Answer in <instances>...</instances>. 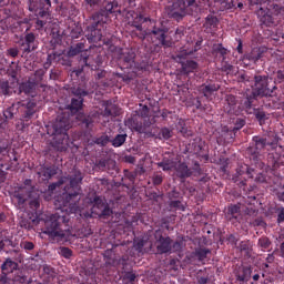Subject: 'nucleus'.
I'll list each match as a JSON object with an SVG mask.
<instances>
[{
    "label": "nucleus",
    "mask_w": 284,
    "mask_h": 284,
    "mask_svg": "<svg viewBox=\"0 0 284 284\" xmlns=\"http://www.w3.org/2000/svg\"><path fill=\"white\" fill-rule=\"evenodd\" d=\"M253 143L254 146L248 148V154H251V159L254 163H258L261 161V156H263L265 152L275 151V153H268V165H271V168H278V165H281V153L283 152V146L278 145V135H255L253 136Z\"/></svg>",
    "instance_id": "1"
},
{
    "label": "nucleus",
    "mask_w": 284,
    "mask_h": 284,
    "mask_svg": "<svg viewBox=\"0 0 284 284\" xmlns=\"http://www.w3.org/2000/svg\"><path fill=\"white\" fill-rule=\"evenodd\" d=\"M69 179L68 191L62 193L58 199V203L61 207H69L71 214L79 212V201H81V183H83V173L80 170L74 169Z\"/></svg>",
    "instance_id": "2"
},
{
    "label": "nucleus",
    "mask_w": 284,
    "mask_h": 284,
    "mask_svg": "<svg viewBox=\"0 0 284 284\" xmlns=\"http://www.w3.org/2000/svg\"><path fill=\"white\" fill-rule=\"evenodd\" d=\"M278 90L276 84L270 87V77L267 75H255L254 77V87L252 90H247L244 93L243 105L246 110H252L254 103L258 100V97H274V91Z\"/></svg>",
    "instance_id": "3"
},
{
    "label": "nucleus",
    "mask_w": 284,
    "mask_h": 284,
    "mask_svg": "<svg viewBox=\"0 0 284 284\" xmlns=\"http://www.w3.org/2000/svg\"><path fill=\"white\" fill-rule=\"evenodd\" d=\"M63 223H65V215H59V213L49 215L44 222V234L57 243H68L72 239V232L61 229Z\"/></svg>",
    "instance_id": "4"
},
{
    "label": "nucleus",
    "mask_w": 284,
    "mask_h": 284,
    "mask_svg": "<svg viewBox=\"0 0 284 284\" xmlns=\"http://www.w3.org/2000/svg\"><path fill=\"white\" fill-rule=\"evenodd\" d=\"M52 128V146L58 150V152H65V150L70 148V136L68 135V130H70V119L63 115H58Z\"/></svg>",
    "instance_id": "5"
},
{
    "label": "nucleus",
    "mask_w": 284,
    "mask_h": 284,
    "mask_svg": "<svg viewBox=\"0 0 284 284\" xmlns=\"http://www.w3.org/2000/svg\"><path fill=\"white\" fill-rule=\"evenodd\" d=\"M91 24L87 27V39L89 43H99L103 39V28L108 23V16L103 11H97L91 17Z\"/></svg>",
    "instance_id": "6"
},
{
    "label": "nucleus",
    "mask_w": 284,
    "mask_h": 284,
    "mask_svg": "<svg viewBox=\"0 0 284 284\" xmlns=\"http://www.w3.org/2000/svg\"><path fill=\"white\" fill-rule=\"evenodd\" d=\"M154 240L158 254H174L183 250V241L174 242L172 237L163 236L162 230L155 231Z\"/></svg>",
    "instance_id": "7"
},
{
    "label": "nucleus",
    "mask_w": 284,
    "mask_h": 284,
    "mask_svg": "<svg viewBox=\"0 0 284 284\" xmlns=\"http://www.w3.org/2000/svg\"><path fill=\"white\" fill-rule=\"evenodd\" d=\"M196 10H199L196 0H176L173 2L172 10L169 14L171 19L181 21L183 17H187V14H194Z\"/></svg>",
    "instance_id": "8"
},
{
    "label": "nucleus",
    "mask_w": 284,
    "mask_h": 284,
    "mask_svg": "<svg viewBox=\"0 0 284 284\" xmlns=\"http://www.w3.org/2000/svg\"><path fill=\"white\" fill-rule=\"evenodd\" d=\"M136 53L132 49L121 50L118 57V63L121 70H132V72H136Z\"/></svg>",
    "instance_id": "9"
},
{
    "label": "nucleus",
    "mask_w": 284,
    "mask_h": 284,
    "mask_svg": "<svg viewBox=\"0 0 284 284\" xmlns=\"http://www.w3.org/2000/svg\"><path fill=\"white\" fill-rule=\"evenodd\" d=\"M71 94H73L74 98L71 99L69 110H71L72 112H79V110H83V101L85 97L90 94V91H88V89L83 87H73L71 89Z\"/></svg>",
    "instance_id": "10"
},
{
    "label": "nucleus",
    "mask_w": 284,
    "mask_h": 284,
    "mask_svg": "<svg viewBox=\"0 0 284 284\" xmlns=\"http://www.w3.org/2000/svg\"><path fill=\"white\" fill-rule=\"evenodd\" d=\"M45 90H48V85L38 84L37 82L32 81L22 82L19 85V92L29 97H37V94H41L42 92V97L45 99V93H43Z\"/></svg>",
    "instance_id": "11"
},
{
    "label": "nucleus",
    "mask_w": 284,
    "mask_h": 284,
    "mask_svg": "<svg viewBox=\"0 0 284 284\" xmlns=\"http://www.w3.org/2000/svg\"><path fill=\"white\" fill-rule=\"evenodd\" d=\"M93 214H97L99 219H110L112 216V209L99 196L93 199Z\"/></svg>",
    "instance_id": "12"
},
{
    "label": "nucleus",
    "mask_w": 284,
    "mask_h": 284,
    "mask_svg": "<svg viewBox=\"0 0 284 284\" xmlns=\"http://www.w3.org/2000/svg\"><path fill=\"white\" fill-rule=\"evenodd\" d=\"M37 34L29 32L26 33L23 38L20 39V50L23 54H30L37 50Z\"/></svg>",
    "instance_id": "13"
},
{
    "label": "nucleus",
    "mask_w": 284,
    "mask_h": 284,
    "mask_svg": "<svg viewBox=\"0 0 284 284\" xmlns=\"http://www.w3.org/2000/svg\"><path fill=\"white\" fill-rule=\"evenodd\" d=\"M225 101H226V110L229 112V114H235V116H239V114H241V112L243 110H247L244 105H243V101H245V98H243L242 103H239V98H236V95L233 94H227L225 97Z\"/></svg>",
    "instance_id": "14"
},
{
    "label": "nucleus",
    "mask_w": 284,
    "mask_h": 284,
    "mask_svg": "<svg viewBox=\"0 0 284 284\" xmlns=\"http://www.w3.org/2000/svg\"><path fill=\"white\" fill-rule=\"evenodd\" d=\"M255 14L262 27H274V16L272 14V10H270L268 8L257 7Z\"/></svg>",
    "instance_id": "15"
},
{
    "label": "nucleus",
    "mask_w": 284,
    "mask_h": 284,
    "mask_svg": "<svg viewBox=\"0 0 284 284\" xmlns=\"http://www.w3.org/2000/svg\"><path fill=\"white\" fill-rule=\"evenodd\" d=\"M197 90L200 94H202L207 101H212V97H214V93L221 90V84L212 80H207L206 82L201 84Z\"/></svg>",
    "instance_id": "16"
},
{
    "label": "nucleus",
    "mask_w": 284,
    "mask_h": 284,
    "mask_svg": "<svg viewBox=\"0 0 284 284\" xmlns=\"http://www.w3.org/2000/svg\"><path fill=\"white\" fill-rule=\"evenodd\" d=\"M175 61L181 64L182 74H192L199 70V62L194 60H185L183 54H178Z\"/></svg>",
    "instance_id": "17"
},
{
    "label": "nucleus",
    "mask_w": 284,
    "mask_h": 284,
    "mask_svg": "<svg viewBox=\"0 0 284 284\" xmlns=\"http://www.w3.org/2000/svg\"><path fill=\"white\" fill-rule=\"evenodd\" d=\"M150 34H153V39H155V45L158 48H172V41L168 40L165 30L154 27Z\"/></svg>",
    "instance_id": "18"
},
{
    "label": "nucleus",
    "mask_w": 284,
    "mask_h": 284,
    "mask_svg": "<svg viewBox=\"0 0 284 284\" xmlns=\"http://www.w3.org/2000/svg\"><path fill=\"white\" fill-rule=\"evenodd\" d=\"M17 108L18 110H20L22 119H24V121H30V119H32V116H34L37 112V103L32 101H29L27 103L17 102Z\"/></svg>",
    "instance_id": "19"
},
{
    "label": "nucleus",
    "mask_w": 284,
    "mask_h": 284,
    "mask_svg": "<svg viewBox=\"0 0 284 284\" xmlns=\"http://www.w3.org/2000/svg\"><path fill=\"white\" fill-rule=\"evenodd\" d=\"M12 196L16 203V207H18L19 210H23V207H26V203H28V200L32 199L31 193H29L26 189H20V187H18L13 192Z\"/></svg>",
    "instance_id": "20"
},
{
    "label": "nucleus",
    "mask_w": 284,
    "mask_h": 284,
    "mask_svg": "<svg viewBox=\"0 0 284 284\" xmlns=\"http://www.w3.org/2000/svg\"><path fill=\"white\" fill-rule=\"evenodd\" d=\"M103 256H104L105 264L111 265V267H118V265H124L125 261H128L125 257L119 256L112 250L104 251Z\"/></svg>",
    "instance_id": "21"
},
{
    "label": "nucleus",
    "mask_w": 284,
    "mask_h": 284,
    "mask_svg": "<svg viewBox=\"0 0 284 284\" xmlns=\"http://www.w3.org/2000/svg\"><path fill=\"white\" fill-rule=\"evenodd\" d=\"M209 254H212V250H210L205 246H197L191 253V257L195 258L200 263H205V261L207 260Z\"/></svg>",
    "instance_id": "22"
},
{
    "label": "nucleus",
    "mask_w": 284,
    "mask_h": 284,
    "mask_svg": "<svg viewBox=\"0 0 284 284\" xmlns=\"http://www.w3.org/2000/svg\"><path fill=\"white\" fill-rule=\"evenodd\" d=\"M175 174L179 179H190V176H192V169H190L186 163L180 162L175 166Z\"/></svg>",
    "instance_id": "23"
},
{
    "label": "nucleus",
    "mask_w": 284,
    "mask_h": 284,
    "mask_svg": "<svg viewBox=\"0 0 284 284\" xmlns=\"http://www.w3.org/2000/svg\"><path fill=\"white\" fill-rule=\"evenodd\" d=\"M59 173V169L54 165L52 166H44L38 172L39 176H42V181H50L52 176H57Z\"/></svg>",
    "instance_id": "24"
},
{
    "label": "nucleus",
    "mask_w": 284,
    "mask_h": 284,
    "mask_svg": "<svg viewBox=\"0 0 284 284\" xmlns=\"http://www.w3.org/2000/svg\"><path fill=\"white\" fill-rule=\"evenodd\" d=\"M236 131L234 129H230L227 126L222 128V138L217 139V143H230L234 141V136Z\"/></svg>",
    "instance_id": "25"
},
{
    "label": "nucleus",
    "mask_w": 284,
    "mask_h": 284,
    "mask_svg": "<svg viewBox=\"0 0 284 284\" xmlns=\"http://www.w3.org/2000/svg\"><path fill=\"white\" fill-rule=\"evenodd\" d=\"M237 250L245 256V258H252V243L250 240L240 242Z\"/></svg>",
    "instance_id": "26"
},
{
    "label": "nucleus",
    "mask_w": 284,
    "mask_h": 284,
    "mask_svg": "<svg viewBox=\"0 0 284 284\" xmlns=\"http://www.w3.org/2000/svg\"><path fill=\"white\" fill-rule=\"evenodd\" d=\"M102 3H104L103 4L104 10H101L100 12H103L105 17H108V14L119 12V10H116L119 8V4L115 1L104 0Z\"/></svg>",
    "instance_id": "27"
},
{
    "label": "nucleus",
    "mask_w": 284,
    "mask_h": 284,
    "mask_svg": "<svg viewBox=\"0 0 284 284\" xmlns=\"http://www.w3.org/2000/svg\"><path fill=\"white\" fill-rule=\"evenodd\" d=\"M12 281H13V284H30V280L26 275V271H22V270L14 271Z\"/></svg>",
    "instance_id": "28"
},
{
    "label": "nucleus",
    "mask_w": 284,
    "mask_h": 284,
    "mask_svg": "<svg viewBox=\"0 0 284 284\" xmlns=\"http://www.w3.org/2000/svg\"><path fill=\"white\" fill-rule=\"evenodd\" d=\"M262 58H263V51L258 48L252 49L250 53H246L244 55V59H246V61H252L253 63H256Z\"/></svg>",
    "instance_id": "29"
},
{
    "label": "nucleus",
    "mask_w": 284,
    "mask_h": 284,
    "mask_svg": "<svg viewBox=\"0 0 284 284\" xmlns=\"http://www.w3.org/2000/svg\"><path fill=\"white\" fill-rule=\"evenodd\" d=\"M214 3L220 6V11L225 12V10H236V3L234 0H213Z\"/></svg>",
    "instance_id": "30"
},
{
    "label": "nucleus",
    "mask_w": 284,
    "mask_h": 284,
    "mask_svg": "<svg viewBox=\"0 0 284 284\" xmlns=\"http://www.w3.org/2000/svg\"><path fill=\"white\" fill-rule=\"evenodd\" d=\"M239 214H241V205L239 204H231L227 207L226 219L232 221V219H239Z\"/></svg>",
    "instance_id": "31"
},
{
    "label": "nucleus",
    "mask_w": 284,
    "mask_h": 284,
    "mask_svg": "<svg viewBox=\"0 0 284 284\" xmlns=\"http://www.w3.org/2000/svg\"><path fill=\"white\" fill-rule=\"evenodd\" d=\"M187 150H190L193 154H201V151L203 150V142H201V139H195L189 143Z\"/></svg>",
    "instance_id": "32"
},
{
    "label": "nucleus",
    "mask_w": 284,
    "mask_h": 284,
    "mask_svg": "<svg viewBox=\"0 0 284 284\" xmlns=\"http://www.w3.org/2000/svg\"><path fill=\"white\" fill-rule=\"evenodd\" d=\"M126 128H130V130H134V132H141V128H143V123L139 122L136 118H129L125 121Z\"/></svg>",
    "instance_id": "33"
},
{
    "label": "nucleus",
    "mask_w": 284,
    "mask_h": 284,
    "mask_svg": "<svg viewBox=\"0 0 284 284\" xmlns=\"http://www.w3.org/2000/svg\"><path fill=\"white\" fill-rule=\"evenodd\" d=\"M251 275L252 268L244 266L242 271L236 274V281H240V283H245L246 281H250Z\"/></svg>",
    "instance_id": "34"
},
{
    "label": "nucleus",
    "mask_w": 284,
    "mask_h": 284,
    "mask_svg": "<svg viewBox=\"0 0 284 284\" xmlns=\"http://www.w3.org/2000/svg\"><path fill=\"white\" fill-rule=\"evenodd\" d=\"M85 49V43L79 42L75 45H71L68 50V57H77V54H81Z\"/></svg>",
    "instance_id": "35"
},
{
    "label": "nucleus",
    "mask_w": 284,
    "mask_h": 284,
    "mask_svg": "<svg viewBox=\"0 0 284 284\" xmlns=\"http://www.w3.org/2000/svg\"><path fill=\"white\" fill-rule=\"evenodd\" d=\"M217 26H219V18H216V16L209 14L205 18L204 28L206 30H212V29L216 28Z\"/></svg>",
    "instance_id": "36"
},
{
    "label": "nucleus",
    "mask_w": 284,
    "mask_h": 284,
    "mask_svg": "<svg viewBox=\"0 0 284 284\" xmlns=\"http://www.w3.org/2000/svg\"><path fill=\"white\" fill-rule=\"evenodd\" d=\"M17 267H19L17 262L11 258H7L1 265L2 274H6V272H12V270H17Z\"/></svg>",
    "instance_id": "37"
},
{
    "label": "nucleus",
    "mask_w": 284,
    "mask_h": 284,
    "mask_svg": "<svg viewBox=\"0 0 284 284\" xmlns=\"http://www.w3.org/2000/svg\"><path fill=\"white\" fill-rule=\"evenodd\" d=\"M158 168H161L163 172H170L174 170V161L168 158H164L161 162L158 163Z\"/></svg>",
    "instance_id": "38"
},
{
    "label": "nucleus",
    "mask_w": 284,
    "mask_h": 284,
    "mask_svg": "<svg viewBox=\"0 0 284 284\" xmlns=\"http://www.w3.org/2000/svg\"><path fill=\"white\" fill-rule=\"evenodd\" d=\"M108 77L109 73L105 70H98L95 72V79L98 81V83H101L102 85L108 87Z\"/></svg>",
    "instance_id": "39"
},
{
    "label": "nucleus",
    "mask_w": 284,
    "mask_h": 284,
    "mask_svg": "<svg viewBox=\"0 0 284 284\" xmlns=\"http://www.w3.org/2000/svg\"><path fill=\"white\" fill-rule=\"evenodd\" d=\"M128 141V134H116L114 139L111 141L113 148H121Z\"/></svg>",
    "instance_id": "40"
},
{
    "label": "nucleus",
    "mask_w": 284,
    "mask_h": 284,
    "mask_svg": "<svg viewBox=\"0 0 284 284\" xmlns=\"http://www.w3.org/2000/svg\"><path fill=\"white\" fill-rule=\"evenodd\" d=\"M237 174L240 176H243V174H246L248 179H254V169L250 168V165L244 164L237 169Z\"/></svg>",
    "instance_id": "41"
},
{
    "label": "nucleus",
    "mask_w": 284,
    "mask_h": 284,
    "mask_svg": "<svg viewBox=\"0 0 284 284\" xmlns=\"http://www.w3.org/2000/svg\"><path fill=\"white\" fill-rule=\"evenodd\" d=\"M122 281L124 284H134V282L136 281V273L132 271L122 273Z\"/></svg>",
    "instance_id": "42"
},
{
    "label": "nucleus",
    "mask_w": 284,
    "mask_h": 284,
    "mask_svg": "<svg viewBox=\"0 0 284 284\" xmlns=\"http://www.w3.org/2000/svg\"><path fill=\"white\" fill-rule=\"evenodd\" d=\"M93 142L95 145H100V148H105V145L110 143V136L103 133L100 136L94 138Z\"/></svg>",
    "instance_id": "43"
},
{
    "label": "nucleus",
    "mask_w": 284,
    "mask_h": 284,
    "mask_svg": "<svg viewBox=\"0 0 284 284\" xmlns=\"http://www.w3.org/2000/svg\"><path fill=\"white\" fill-rule=\"evenodd\" d=\"M253 114L255 119L258 121L260 125H265V121H267V115L265 114V111L261 109H254Z\"/></svg>",
    "instance_id": "44"
},
{
    "label": "nucleus",
    "mask_w": 284,
    "mask_h": 284,
    "mask_svg": "<svg viewBox=\"0 0 284 284\" xmlns=\"http://www.w3.org/2000/svg\"><path fill=\"white\" fill-rule=\"evenodd\" d=\"M158 139H160V141H170V139H172V130H170L168 126L160 129Z\"/></svg>",
    "instance_id": "45"
},
{
    "label": "nucleus",
    "mask_w": 284,
    "mask_h": 284,
    "mask_svg": "<svg viewBox=\"0 0 284 284\" xmlns=\"http://www.w3.org/2000/svg\"><path fill=\"white\" fill-rule=\"evenodd\" d=\"M18 112H19V108L17 106V103H16L3 111V116L4 119L11 120V119H14V114H17Z\"/></svg>",
    "instance_id": "46"
},
{
    "label": "nucleus",
    "mask_w": 284,
    "mask_h": 284,
    "mask_svg": "<svg viewBox=\"0 0 284 284\" xmlns=\"http://www.w3.org/2000/svg\"><path fill=\"white\" fill-rule=\"evenodd\" d=\"M213 54H215L216 57H221L222 60L225 61V57H227V49H225V47H223V44H217L213 49Z\"/></svg>",
    "instance_id": "47"
},
{
    "label": "nucleus",
    "mask_w": 284,
    "mask_h": 284,
    "mask_svg": "<svg viewBox=\"0 0 284 284\" xmlns=\"http://www.w3.org/2000/svg\"><path fill=\"white\" fill-rule=\"evenodd\" d=\"M10 94V82L8 80H0V97Z\"/></svg>",
    "instance_id": "48"
},
{
    "label": "nucleus",
    "mask_w": 284,
    "mask_h": 284,
    "mask_svg": "<svg viewBox=\"0 0 284 284\" xmlns=\"http://www.w3.org/2000/svg\"><path fill=\"white\" fill-rule=\"evenodd\" d=\"M110 163H112V160L110 159H100L95 165L99 170H101V172H105V170H108V165H110Z\"/></svg>",
    "instance_id": "49"
},
{
    "label": "nucleus",
    "mask_w": 284,
    "mask_h": 284,
    "mask_svg": "<svg viewBox=\"0 0 284 284\" xmlns=\"http://www.w3.org/2000/svg\"><path fill=\"white\" fill-rule=\"evenodd\" d=\"M257 245L262 247V250H270V245H272V241H270V237L262 236L257 241Z\"/></svg>",
    "instance_id": "50"
},
{
    "label": "nucleus",
    "mask_w": 284,
    "mask_h": 284,
    "mask_svg": "<svg viewBox=\"0 0 284 284\" xmlns=\"http://www.w3.org/2000/svg\"><path fill=\"white\" fill-rule=\"evenodd\" d=\"M152 129V122H144L140 129L139 134H144L145 139H150V131Z\"/></svg>",
    "instance_id": "51"
},
{
    "label": "nucleus",
    "mask_w": 284,
    "mask_h": 284,
    "mask_svg": "<svg viewBox=\"0 0 284 284\" xmlns=\"http://www.w3.org/2000/svg\"><path fill=\"white\" fill-rule=\"evenodd\" d=\"M20 190H26L29 194L32 195V193L34 192V186L32 185V180L27 179L23 182V185L20 186Z\"/></svg>",
    "instance_id": "52"
},
{
    "label": "nucleus",
    "mask_w": 284,
    "mask_h": 284,
    "mask_svg": "<svg viewBox=\"0 0 284 284\" xmlns=\"http://www.w3.org/2000/svg\"><path fill=\"white\" fill-rule=\"evenodd\" d=\"M169 206L171 210H182V212H185V206L181 203L180 200H171Z\"/></svg>",
    "instance_id": "53"
},
{
    "label": "nucleus",
    "mask_w": 284,
    "mask_h": 284,
    "mask_svg": "<svg viewBox=\"0 0 284 284\" xmlns=\"http://www.w3.org/2000/svg\"><path fill=\"white\" fill-rule=\"evenodd\" d=\"M49 10H50V9H44V7H42V8L39 10L38 14H37L38 19H42V20H44V21H48V19H50V12H49Z\"/></svg>",
    "instance_id": "54"
},
{
    "label": "nucleus",
    "mask_w": 284,
    "mask_h": 284,
    "mask_svg": "<svg viewBox=\"0 0 284 284\" xmlns=\"http://www.w3.org/2000/svg\"><path fill=\"white\" fill-rule=\"evenodd\" d=\"M59 254H61L63 258H72L73 252L70 247L61 246Z\"/></svg>",
    "instance_id": "55"
},
{
    "label": "nucleus",
    "mask_w": 284,
    "mask_h": 284,
    "mask_svg": "<svg viewBox=\"0 0 284 284\" xmlns=\"http://www.w3.org/2000/svg\"><path fill=\"white\" fill-rule=\"evenodd\" d=\"M20 247H22V250H26V252H32V250H34V243L30 241H22L20 243Z\"/></svg>",
    "instance_id": "56"
},
{
    "label": "nucleus",
    "mask_w": 284,
    "mask_h": 284,
    "mask_svg": "<svg viewBox=\"0 0 284 284\" xmlns=\"http://www.w3.org/2000/svg\"><path fill=\"white\" fill-rule=\"evenodd\" d=\"M103 1L105 0H85V3L94 10L97 8H101V3H103Z\"/></svg>",
    "instance_id": "57"
},
{
    "label": "nucleus",
    "mask_w": 284,
    "mask_h": 284,
    "mask_svg": "<svg viewBox=\"0 0 284 284\" xmlns=\"http://www.w3.org/2000/svg\"><path fill=\"white\" fill-rule=\"evenodd\" d=\"M159 126L152 124L151 125V131H149V139H159V133H160Z\"/></svg>",
    "instance_id": "58"
},
{
    "label": "nucleus",
    "mask_w": 284,
    "mask_h": 284,
    "mask_svg": "<svg viewBox=\"0 0 284 284\" xmlns=\"http://www.w3.org/2000/svg\"><path fill=\"white\" fill-rule=\"evenodd\" d=\"M80 65H82V68H92V62L90 61V57L88 55H81L80 58Z\"/></svg>",
    "instance_id": "59"
},
{
    "label": "nucleus",
    "mask_w": 284,
    "mask_h": 284,
    "mask_svg": "<svg viewBox=\"0 0 284 284\" xmlns=\"http://www.w3.org/2000/svg\"><path fill=\"white\" fill-rule=\"evenodd\" d=\"M29 11L37 12L39 10V1L37 0H28Z\"/></svg>",
    "instance_id": "60"
},
{
    "label": "nucleus",
    "mask_w": 284,
    "mask_h": 284,
    "mask_svg": "<svg viewBox=\"0 0 284 284\" xmlns=\"http://www.w3.org/2000/svg\"><path fill=\"white\" fill-rule=\"evenodd\" d=\"M20 227H23L24 230H32V222L29 219L22 217L20 220Z\"/></svg>",
    "instance_id": "61"
},
{
    "label": "nucleus",
    "mask_w": 284,
    "mask_h": 284,
    "mask_svg": "<svg viewBox=\"0 0 284 284\" xmlns=\"http://www.w3.org/2000/svg\"><path fill=\"white\" fill-rule=\"evenodd\" d=\"M48 24V20L41 18L36 19V30H43V27Z\"/></svg>",
    "instance_id": "62"
},
{
    "label": "nucleus",
    "mask_w": 284,
    "mask_h": 284,
    "mask_svg": "<svg viewBox=\"0 0 284 284\" xmlns=\"http://www.w3.org/2000/svg\"><path fill=\"white\" fill-rule=\"evenodd\" d=\"M277 223H284V207L280 206L276 209Z\"/></svg>",
    "instance_id": "63"
},
{
    "label": "nucleus",
    "mask_w": 284,
    "mask_h": 284,
    "mask_svg": "<svg viewBox=\"0 0 284 284\" xmlns=\"http://www.w3.org/2000/svg\"><path fill=\"white\" fill-rule=\"evenodd\" d=\"M152 183L153 185H161V183H163V175L161 174H154L152 178Z\"/></svg>",
    "instance_id": "64"
}]
</instances>
